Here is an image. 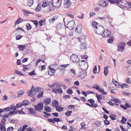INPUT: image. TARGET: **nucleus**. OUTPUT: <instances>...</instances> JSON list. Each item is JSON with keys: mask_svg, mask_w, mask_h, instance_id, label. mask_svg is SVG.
<instances>
[{"mask_svg": "<svg viewBox=\"0 0 131 131\" xmlns=\"http://www.w3.org/2000/svg\"><path fill=\"white\" fill-rule=\"evenodd\" d=\"M4 111H10V107H8L6 108H5L3 109Z\"/></svg>", "mask_w": 131, "mask_h": 131, "instance_id": "nucleus-64", "label": "nucleus"}, {"mask_svg": "<svg viewBox=\"0 0 131 131\" xmlns=\"http://www.w3.org/2000/svg\"><path fill=\"white\" fill-rule=\"evenodd\" d=\"M62 1L61 0H53L52 1V5L55 7H59L61 5Z\"/></svg>", "mask_w": 131, "mask_h": 131, "instance_id": "nucleus-6", "label": "nucleus"}, {"mask_svg": "<svg viewBox=\"0 0 131 131\" xmlns=\"http://www.w3.org/2000/svg\"><path fill=\"white\" fill-rule=\"evenodd\" d=\"M51 4H49V9L50 10V11H51L52 10H53V9L54 8V6L52 5V4L51 3Z\"/></svg>", "mask_w": 131, "mask_h": 131, "instance_id": "nucleus-51", "label": "nucleus"}, {"mask_svg": "<svg viewBox=\"0 0 131 131\" xmlns=\"http://www.w3.org/2000/svg\"><path fill=\"white\" fill-rule=\"evenodd\" d=\"M29 101L27 100H24L21 103L22 105L24 106H26L28 104V103H29Z\"/></svg>", "mask_w": 131, "mask_h": 131, "instance_id": "nucleus-29", "label": "nucleus"}, {"mask_svg": "<svg viewBox=\"0 0 131 131\" xmlns=\"http://www.w3.org/2000/svg\"><path fill=\"white\" fill-rule=\"evenodd\" d=\"M45 19H44L43 20H40L39 22V25L41 26H42L44 25L45 23Z\"/></svg>", "mask_w": 131, "mask_h": 131, "instance_id": "nucleus-26", "label": "nucleus"}, {"mask_svg": "<svg viewBox=\"0 0 131 131\" xmlns=\"http://www.w3.org/2000/svg\"><path fill=\"white\" fill-rule=\"evenodd\" d=\"M55 19V17L54 16L52 18L49 19V23H52L53 21H54Z\"/></svg>", "mask_w": 131, "mask_h": 131, "instance_id": "nucleus-53", "label": "nucleus"}, {"mask_svg": "<svg viewBox=\"0 0 131 131\" xmlns=\"http://www.w3.org/2000/svg\"><path fill=\"white\" fill-rule=\"evenodd\" d=\"M126 44L124 42H121L118 44L117 50L122 52L124 50L125 46Z\"/></svg>", "mask_w": 131, "mask_h": 131, "instance_id": "nucleus-7", "label": "nucleus"}, {"mask_svg": "<svg viewBox=\"0 0 131 131\" xmlns=\"http://www.w3.org/2000/svg\"><path fill=\"white\" fill-rule=\"evenodd\" d=\"M95 124L97 126H100L101 125V123L100 122H95Z\"/></svg>", "mask_w": 131, "mask_h": 131, "instance_id": "nucleus-56", "label": "nucleus"}, {"mask_svg": "<svg viewBox=\"0 0 131 131\" xmlns=\"http://www.w3.org/2000/svg\"><path fill=\"white\" fill-rule=\"evenodd\" d=\"M83 71L82 74H81L80 75L81 77L84 78L87 75L86 72L84 70H83Z\"/></svg>", "mask_w": 131, "mask_h": 131, "instance_id": "nucleus-33", "label": "nucleus"}, {"mask_svg": "<svg viewBox=\"0 0 131 131\" xmlns=\"http://www.w3.org/2000/svg\"><path fill=\"white\" fill-rule=\"evenodd\" d=\"M78 30H79V32H80V33L81 32V31L82 30V26L81 25H79L77 27Z\"/></svg>", "mask_w": 131, "mask_h": 131, "instance_id": "nucleus-45", "label": "nucleus"}, {"mask_svg": "<svg viewBox=\"0 0 131 131\" xmlns=\"http://www.w3.org/2000/svg\"><path fill=\"white\" fill-rule=\"evenodd\" d=\"M36 73L35 72V70L32 71L30 72L29 73V74L30 76H32L34 75H35Z\"/></svg>", "mask_w": 131, "mask_h": 131, "instance_id": "nucleus-49", "label": "nucleus"}, {"mask_svg": "<svg viewBox=\"0 0 131 131\" xmlns=\"http://www.w3.org/2000/svg\"><path fill=\"white\" fill-rule=\"evenodd\" d=\"M43 104L42 102L38 103L37 105H36L34 108L36 110L39 112L41 111L43 109Z\"/></svg>", "mask_w": 131, "mask_h": 131, "instance_id": "nucleus-4", "label": "nucleus"}, {"mask_svg": "<svg viewBox=\"0 0 131 131\" xmlns=\"http://www.w3.org/2000/svg\"><path fill=\"white\" fill-rule=\"evenodd\" d=\"M34 1L33 0H27L26 4L29 6H31L33 4Z\"/></svg>", "mask_w": 131, "mask_h": 131, "instance_id": "nucleus-21", "label": "nucleus"}, {"mask_svg": "<svg viewBox=\"0 0 131 131\" xmlns=\"http://www.w3.org/2000/svg\"><path fill=\"white\" fill-rule=\"evenodd\" d=\"M70 58L72 61L75 63L78 62L79 61V59L77 55L72 54L70 56Z\"/></svg>", "mask_w": 131, "mask_h": 131, "instance_id": "nucleus-9", "label": "nucleus"}, {"mask_svg": "<svg viewBox=\"0 0 131 131\" xmlns=\"http://www.w3.org/2000/svg\"><path fill=\"white\" fill-rule=\"evenodd\" d=\"M24 92L23 91H19L18 93V95L17 96V97H19L21 95L24 93Z\"/></svg>", "mask_w": 131, "mask_h": 131, "instance_id": "nucleus-38", "label": "nucleus"}, {"mask_svg": "<svg viewBox=\"0 0 131 131\" xmlns=\"http://www.w3.org/2000/svg\"><path fill=\"white\" fill-rule=\"evenodd\" d=\"M124 1L123 0L122 3V4L123 5V6H120V7H123V5L128 10L130 8H131V3L129 2H126V3L124 4L123 3Z\"/></svg>", "mask_w": 131, "mask_h": 131, "instance_id": "nucleus-14", "label": "nucleus"}, {"mask_svg": "<svg viewBox=\"0 0 131 131\" xmlns=\"http://www.w3.org/2000/svg\"><path fill=\"white\" fill-rule=\"evenodd\" d=\"M23 37V36H21L20 35L17 36H16V40H19L21 37Z\"/></svg>", "mask_w": 131, "mask_h": 131, "instance_id": "nucleus-61", "label": "nucleus"}, {"mask_svg": "<svg viewBox=\"0 0 131 131\" xmlns=\"http://www.w3.org/2000/svg\"><path fill=\"white\" fill-rule=\"evenodd\" d=\"M42 89L39 88V87H38L36 88H35V93H36V92H39L41 91V89Z\"/></svg>", "mask_w": 131, "mask_h": 131, "instance_id": "nucleus-43", "label": "nucleus"}, {"mask_svg": "<svg viewBox=\"0 0 131 131\" xmlns=\"http://www.w3.org/2000/svg\"><path fill=\"white\" fill-rule=\"evenodd\" d=\"M59 102L58 101L55 100H53L52 103V105L53 107H56L58 105Z\"/></svg>", "mask_w": 131, "mask_h": 131, "instance_id": "nucleus-17", "label": "nucleus"}, {"mask_svg": "<svg viewBox=\"0 0 131 131\" xmlns=\"http://www.w3.org/2000/svg\"><path fill=\"white\" fill-rule=\"evenodd\" d=\"M108 1L103 0L99 1L98 3L99 6H101L102 7H105L108 4Z\"/></svg>", "mask_w": 131, "mask_h": 131, "instance_id": "nucleus-13", "label": "nucleus"}, {"mask_svg": "<svg viewBox=\"0 0 131 131\" xmlns=\"http://www.w3.org/2000/svg\"><path fill=\"white\" fill-rule=\"evenodd\" d=\"M31 21H32L34 23L36 27H37L38 24V22L37 21L35 20H31Z\"/></svg>", "mask_w": 131, "mask_h": 131, "instance_id": "nucleus-48", "label": "nucleus"}, {"mask_svg": "<svg viewBox=\"0 0 131 131\" xmlns=\"http://www.w3.org/2000/svg\"><path fill=\"white\" fill-rule=\"evenodd\" d=\"M6 128L4 125L1 126L0 127V131H5Z\"/></svg>", "mask_w": 131, "mask_h": 131, "instance_id": "nucleus-31", "label": "nucleus"}, {"mask_svg": "<svg viewBox=\"0 0 131 131\" xmlns=\"http://www.w3.org/2000/svg\"><path fill=\"white\" fill-rule=\"evenodd\" d=\"M67 93H68L69 94H71L73 93V92L72 90L70 89H68L67 90Z\"/></svg>", "mask_w": 131, "mask_h": 131, "instance_id": "nucleus-57", "label": "nucleus"}, {"mask_svg": "<svg viewBox=\"0 0 131 131\" xmlns=\"http://www.w3.org/2000/svg\"><path fill=\"white\" fill-rule=\"evenodd\" d=\"M108 68L107 67H105L104 68V73L105 75L106 76L108 74Z\"/></svg>", "mask_w": 131, "mask_h": 131, "instance_id": "nucleus-35", "label": "nucleus"}, {"mask_svg": "<svg viewBox=\"0 0 131 131\" xmlns=\"http://www.w3.org/2000/svg\"><path fill=\"white\" fill-rule=\"evenodd\" d=\"M78 62V65L82 67H81V70H85L86 69V68L87 65V62L86 61L83 60L80 61H79Z\"/></svg>", "mask_w": 131, "mask_h": 131, "instance_id": "nucleus-2", "label": "nucleus"}, {"mask_svg": "<svg viewBox=\"0 0 131 131\" xmlns=\"http://www.w3.org/2000/svg\"><path fill=\"white\" fill-rule=\"evenodd\" d=\"M75 22L73 20L70 21L67 24V27L70 30H72L74 28Z\"/></svg>", "mask_w": 131, "mask_h": 131, "instance_id": "nucleus-5", "label": "nucleus"}, {"mask_svg": "<svg viewBox=\"0 0 131 131\" xmlns=\"http://www.w3.org/2000/svg\"><path fill=\"white\" fill-rule=\"evenodd\" d=\"M103 36L104 38H107L110 37L111 35V32L109 30H104Z\"/></svg>", "mask_w": 131, "mask_h": 131, "instance_id": "nucleus-10", "label": "nucleus"}, {"mask_svg": "<svg viewBox=\"0 0 131 131\" xmlns=\"http://www.w3.org/2000/svg\"><path fill=\"white\" fill-rule=\"evenodd\" d=\"M98 91L100 92L101 93L103 94H104V95H106L107 94L106 92L104 91V89L102 88H101V89L99 90Z\"/></svg>", "mask_w": 131, "mask_h": 131, "instance_id": "nucleus-30", "label": "nucleus"}, {"mask_svg": "<svg viewBox=\"0 0 131 131\" xmlns=\"http://www.w3.org/2000/svg\"><path fill=\"white\" fill-rule=\"evenodd\" d=\"M64 81L68 84H70V83L71 80L70 79H64Z\"/></svg>", "mask_w": 131, "mask_h": 131, "instance_id": "nucleus-54", "label": "nucleus"}, {"mask_svg": "<svg viewBox=\"0 0 131 131\" xmlns=\"http://www.w3.org/2000/svg\"><path fill=\"white\" fill-rule=\"evenodd\" d=\"M23 105H22V103H18L16 104V108H19L22 107Z\"/></svg>", "mask_w": 131, "mask_h": 131, "instance_id": "nucleus-44", "label": "nucleus"}, {"mask_svg": "<svg viewBox=\"0 0 131 131\" xmlns=\"http://www.w3.org/2000/svg\"><path fill=\"white\" fill-rule=\"evenodd\" d=\"M48 120L51 123L53 124H54L55 123L54 120L53 119H52L48 118Z\"/></svg>", "mask_w": 131, "mask_h": 131, "instance_id": "nucleus-52", "label": "nucleus"}, {"mask_svg": "<svg viewBox=\"0 0 131 131\" xmlns=\"http://www.w3.org/2000/svg\"><path fill=\"white\" fill-rule=\"evenodd\" d=\"M10 110H12L13 111H15L17 109L16 107L14 105H11L10 106Z\"/></svg>", "mask_w": 131, "mask_h": 131, "instance_id": "nucleus-37", "label": "nucleus"}, {"mask_svg": "<svg viewBox=\"0 0 131 131\" xmlns=\"http://www.w3.org/2000/svg\"><path fill=\"white\" fill-rule=\"evenodd\" d=\"M104 30L103 27L101 26H97L96 28L95 29V32L97 34L102 35L103 34V31Z\"/></svg>", "mask_w": 131, "mask_h": 131, "instance_id": "nucleus-3", "label": "nucleus"}, {"mask_svg": "<svg viewBox=\"0 0 131 131\" xmlns=\"http://www.w3.org/2000/svg\"><path fill=\"white\" fill-rule=\"evenodd\" d=\"M57 69H52V70H49L48 71V73L49 75H54L55 74V72Z\"/></svg>", "mask_w": 131, "mask_h": 131, "instance_id": "nucleus-18", "label": "nucleus"}, {"mask_svg": "<svg viewBox=\"0 0 131 131\" xmlns=\"http://www.w3.org/2000/svg\"><path fill=\"white\" fill-rule=\"evenodd\" d=\"M41 10V5L39 4H38L36 8V10L37 12H38Z\"/></svg>", "mask_w": 131, "mask_h": 131, "instance_id": "nucleus-34", "label": "nucleus"}, {"mask_svg": "<svg viewBox=\"0 0 131 131\" xmlns=\"http://www.w3.org/2000/svg\"><path fill=\"white\" fill-rule=\"evenodd\" d=\"M27 93L28 96H30L34 95L35 93V87L32 86L31 89Z\"/></svg>", "mask_w": 131, "mask_h": 131, "instance_id": "nucleus-12", "label": "nucleus"}, {"mask_svg": "<svg viewBox=\"0 0 131 131\" xmlns=\"http://www.w3.org/2000/svg\"><path fill=\"white\" fill-rule=\"evenodd\" d=\"M63 98H64L65 99H70V96L69 95H65L63 96Z\"/></svg>", "mask_w": 131, "mask_h": 131, "instance_id": "nucleus-60", "label": "nucleus"}, {"mask_svg": "<svg viewBox=\"0 0 131 131\" xmlns=\"http://www.w3.org/2000/svg\"><path fill=\"white\" fill-rule=\"evenodd\" d=\"M111 101H114L116 103H120L121 102L120 101L116 98H113L111 100Z\"/></svg>", "mask_w": 131, "mask_h": 131, "instance_id": "nucleus-28", "label": "nucleus"}, {"mask_svg": "<svg viewBox=\"0 0 131 131\" xmlns=\"http://www.w3.org/2000/svg\"><path fill=\"white\" fill-rule=\"evenodd\" d=\"M80 48L82 49H84L86 48V44L84 43H82L80 46Z\"/></svg>", "mask_w": 131, "mask_h": 131, "instance_id": "nucleus-32", "label": "nucleus"}, {"mask_svg": "<svg viewBox=\"0 0 131 131\" xmlns=\"http://www.w3.org/2000/svg\"><path fill=\"white\" fill-rule=\"evenodd\" d=\"M27 30H29L32 27L31 26L30 24L29 23L27 24L26 25Z\"/></svg>", "mask_w": 131, "mask_h": 131, "instance_id": "nucleus-41", "label": "nucleus"}, {"mask_svg": "<svg viewBox=\"0 0 131 131\" xmlns=\"http://www.w3.org/2000/svg\"><path fill=\"white\" fill-rule=\"evenodd\" d=\"M51 86L53 87V89L52 91V92H53L56 94L57 93L60 94L63 92L61 86L59 84L54 83Z\"/></svg>", "mask_w": 131, "mask_h": 131, "instance_id": "nucleus-1", "label": "nucleus"}, {"mask_svg": "<svg viewBox=\"0 0 131 131\" xmlns=\"http://www.w3.org/2000/svg\"><path fill=\"white\" fill-rule=\"evenodd\" d=\"M25 46L22 45H19L18 46V48L19 49V50L23 51L25 48Z\"/></svg>", "mask_w": 131, "mask_h": 131, "instance_id": "nucleus-23", "label": "nucleus"}, {"mask_svg": "<svg viewBox=\"0 0 131 131\" xmlns=\"http://www.w3.org/2000/svg\"><path fill=\"white\" fill-rule=\"evenodd\" d=\"M91 107H97V104L94 103H92L91 104Z\"/></svg>", "mask_w": 131, "mask_h": 131, "instance_id": "nucleus-59", "label": "nucleus"}, {"mask_svg": "<svg viewBox=\"0 0 131 131\" xmlns=\"http://www.w3.org/2000/svg\"><path fill=\"white\" fill-rule=\"evenodd\" d=\"M15 73L19 75H21L22 76H24L25 75L23 73H22L20 71H18L16 70L15 72Z\"/></svg>", "mask_w": 131, "mask_h": 131, "instance_id": "nucleus-46", "label": "nucleus"}, {"mask_svg": "<svg viewBox=\"0 0 131 131\" xmlns=\"http://www.w3.org/2000/svg\"><path fill=\"white\" fill-rule=\"evenodd\" d=\"M56 110L59 112H61L63 110L64 108L63 107H60L58 105L56 107Z\"/></svg>", "mask_w": 131, "mask_h": 131, "instance_id": "nucleus-20", "label": "nucleus"}, {"mask_svg": "<svg viewBox=\"0 0 131 131\" xmlns=\"http://www.w3.org/2000/svg\"><path fill=\"white\" fill-rule=\"evenodd\" d=\"M96 97H97V100H102V96L101 95H98L96 93Z\"/></svg>", "mask_w": 131, "mask_h": 131, "instance_id": "nucleus-50", "label": "nucleus"}, {"mask_svg": "<svg viewBox=\"0 0 131 131\" xmlns=\"http://www.w3.org/2000/svg\"><path fill=\"white\" fill-rule=\"evenodd\" d=\"M43 92L41 91L39 92V94L37 96L38 98H41L43 97Z\"/></svg>", "mask_w": 131, "mask_h": 131, "instance_id": "nucleus-25", "label": "nucleus"}, {"mask_svg": "<svg viewBox=\"0 0 131 131\" xmlns=\"http://www.w3.org/2000/svg\"><path fill=\"white\" fill-rule=\"evenodd\" d=\"M51 102V99L49 97H47L44 100V103L45 105H48Z\"/></svg>", "mask_w": 131, "mask_h": 131, "instance_id": "nucleus-15", "label": "nucleus"}, {"mask_svg": "<svg viewBox=\"0 0 131 131\" xmlns=\"http://www.w3.org/2000/svg\"><path fill=\"white\" fill-rule=\"evenodd\" d=\"M44 108L45 111L47 112H50L51 111V107L48 106H45Z\"/></svg>", "mask_w": 131, "mask_h": 131, "instance_id": "nucleus-19", "label": "nucleus"}, {"mask_svg": "<svg viewBox=\"0 0 131 131\" xmlns=\"http://www.w3.org/2000/svg\"><path fill=\"white\" fill-rule=\"evenodd\" d=\"M71 2L70 0H64L63 2V6L65 8H68L71 5Z\"/></svg>", "mask_w": 131, "mask_h": 131, "instance_id": "nucleus-11", "label": "nucleus"}, {"mask_svg": "<svg viewBox=\"0 0 131 131\" xmlns=\"http://www.w3.org/2000/svg\"><path fill=\"white\" fill-rule=\"evenodd\" d=\"M104 124L106 125H109L110 124V122L107 120L104 121Z\"/></svg>", "mask_w": 131, "mask_h": 131, "instance_id": "nucleus-58", "label": "nucleus"}, {"mask_svg": "<svg viewBox=\"0 0 131 131\" xmlns=\"http://www.w3.org/2000/svg\"><path fill=\"white\" fill-rule=\"evenodd\" d=\"M9 122L13 124H14L15 122V121L12 118L9 119L8 120Z\"/></svg>", "mask_w": 131, "mask_h": 131, "instance_id": "nucleus-42", "label": "nucleus"}, {"mask_svg": "<svg viewBox=\"0 0 131 131\" xmlns=\"http://www.w3.org/2000/svg\"><path fill=\"white\" fill-rule=\"evenodd\" d=\"M112 82L115 86H118L119 85V84L115 80L113 79L112 80Z\"/></svg>", "mask_w": 131, "mask_h": 131, "instance_id": "nucleus-39", "label": "nucleus"}, {"mask_svg": "<svg viewBox=\"0 0 131 131\" xmlns=\"http://www.w3.org/2000/svg\"><path fill=\"white\" fill-rule=\"evenodd\" d=\"M6 122V119H3L1 121V123L3 125H5V123Z\"/></svg>", "mask_w": 131, "mask_h": 131, "instance_id": "nucleus-63", "label": "nucleus"}, {"mask_svg": "<svg viewBox=\"0 0 131 131\" xmlns=\"http://www.w3.org/2000/svg\"><path fill=\"white\" fill-rule=\"evenodd\" d=\"M28 110L30 112V113L31 114H35L36 113V110L32 108H30Z\"/></svg>", "mask_w": 131, "mask_h": 131, "instance_id": "nucleus-24", "label": "nucleus"}, {"mask_svg": "<svg viewBox=\"0 0 131 131\" xmlns=\"http://www.w3.org/2000/svg\"><path fill=\"white\" fill-rule=\"evenodd\" d=\"M14 129L13 127L12 126H10L7 129V131H11Z\"/></svg>", "mask_w": 131, "mask_h": 131, "instance_id": "nucleus-62", "label": "nucleus"}, {"mask_svg": "<svg viewBox=\"0 0 131 131\" xmlns=\"http://www.w3.org/2000/svg\"><path fill=\"white\" fill-rule=\"evenodd\" d=\"M88 101L91 104L92 103H94L95 102V101L93 99H92L88 100Z\"/></svg>", "mask_w": 131, "mask_h": 131, "instance_id": "nucleus-55", "label": "nucleus"}, {"mask_svg": "<svg viewBox=\"0 0 131 131\" xmlns=\"http://www.w3.org/2000/svg\"><path fill=\"white\" fill-rule=\"evenodd\" d=\"M48 4V3L47 2H46V1H43V3L42 4V6L43 7H45L47 6Z\"/></svg>", "mask_w": 131, "mask_h": 131, "instance_id": "nucleus-36", "label": "nucleus"}, {"mask_svg": "<svg viewBox=\"0 0 131 131\" xmlns=\"http://www.w3.org/2000/svg\"><path fill=\"white\" fill-rule=\"evenodd\" d=\"M99 24L98 23H97L95 21H94L93 22H92V25L93 27H94V28H96V27H97V25H98Z\"/></svg>", "mask_w": 131, "mask_h": 131, "instance_id": "nucleus-27", "label": "nucleus"}, {"mask_svg": "<svg viewBox=\"0 0 131 131\" xmlns=\"http://www.w3.org/2000/svg\"><path fill=\"white\" fill-rule=\"evenodd\" d=\"M110 2L111 3L113 4L116 3L117 4V5L121 8L120 6H123L122 4L123 2V0H110Z\"/></svg>", "mask_w": 131, "mask_h": 131, "instance_id": "nucleus-8", "label": "nucleus"}, {"mask_svg": "<svg viewBox=\"0 0 131 131\" xmlns=\"http://www.w3.org/2000/svg\"><path fill=\"white\" fill-rule=\"evenodd\" d=\"M114 40L113 38L112 37H110L108 40V42L109 43H112Z\"/></svg>", "mask_w": 131, "mask_h": 131, "instance_id": "nucleus-47", "label": "nucleus"}, {"mask_svg": "<svg viewBox=\"0 0 131 131\" xmlns=\"http://www.w3.org/2000/svg\"><path fill=\"white\" fill-rule=\"evenodd\" d=\"M23 66L24 68L23 71H27L28 69H30L31 66V65L30 64L27 65H23Z\"/></svg>", "mask_w": 131, "mask_h": 131, "instance_id": "nucleus-16", "label": "nucleus"}, {"mask_svg": "<svg viewBox=\"0 0 131 131\" xmlns=\"http://www.w3.org/2000/svg\"><path fill=\"white\" fill-rule=\"evenodd\" d=\"M72 113V111H70L69 110H67V112L65 113V114L67 116L70 115L71 113Z\"/></svg>", "mask_w": 131, "mask_h": 131, "instance_id": "nucleus-40", "label": "nucleus"}, {"mask_svg": "<svg viewBox=\"0 0 131 131\" xmlns=\"http://www.w3.org/2000/svg\"><path fill=\"white\" fill-rule=\"evenodd\" d=\"M23 21V19L19 17L18 19L16 21L15 23V26L16 24H19V23L22 22Z\"/></svg>", "mask_w": 131, "mask_h": 131, "instance_id": "nucleus-22", "label": "nucleus"}]
</instances>
